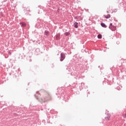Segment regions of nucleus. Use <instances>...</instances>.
<instances>
[{
  "label": "nucleus",
  "instance_id": "nucleus-1",
  "mask_svg": "<svg viewBox=\"0 0 126 126\" xmlns=\"http://www.w3.org/2000/svg\"><path fill=\"white\" fill-rule=\"evenodd\" d=\"M35 97L36 98L37 100L39 101V102H42L43 103H45V102H48V101H51V100H52V96H51L50 93L48 92L44 93L43 98H39V97H37L36 94H35Z\"/></svg>",
  "mask_w": 126,
  "mask_h": 126
},
{
  "label": "nucleus",
  "instance_id": "nucleus-2",
  "mask_svg": "<svg viewBox=\"0 0 126 126\" xmlns=\"http://www.w3.org/2000/svg\"><path fill=\"white\" fill-rule=\"evenodd\" d=\"M109 29L111 30L112 31H116L117 30V27L115 25H113V23H111L109 26Z\"/></svg>",
  "mask_w": 126,
  "mask_h": 126
},
{
  "label": "nucleus",
  "instance_id": "nucleus-3",
  "mask_svg": "<svg viewBox=\"0 0 126 126\" xmlns=\"http://www.w3.org/2000/svg\"><path fill=\"white\" fill-rule=\"evenodd\" d=\"M65 59V54L63 53H61L60 62H63Z\"/></svg>",
  "mask_w": 126,
  "mask_h": 126
},
{
  "label": "nucleus",
  "instance_id": "nucleus-4",
  "mask_svg": "<svg viewBox=\"0 0 126 126\" xmlns=\"http://www.w3.org/2000/svg\"><path fill=\"white\" fill-rule=\"evenodd\" d=\"M110 118H111V115L107 114V116L105 118V119L106 121H109V120H110Z\"/></svg>",
  "mask_w": 126,
  "mask_h": 126
},
{
  "label": "nucleus",
  "instance_id": "nucleus-5",
  "mask_svg": "<svg viewBox=\"0 0 126 126\" xmlns=\"http://www.w3.org/2000/svg\"><path fill=\"white\" fill-rule=\"evenodd\" d=\"M104 17L106 18V19H109L111 17V15L108 14L107 15H103Z\"/></svg>",
  "mask_w": 126,
  "mask_h": 126
},
{
  "label": "nucleus",
  "instance_id": "nucleus-6",
  "mask_svg": "<svg viewBox=\"0 0 126 126\" xmlns=\"http://www.w3.org/2000/svg\"><path fill=\"white\" fill-rule=\"evenodd\" d=\"M100 25L102 27H103V28H107V26L105 24V23H101L100 24Z\"/></svg>",
  "mask_w": 126,
  "mask_h": 126
},
{
  "label": "nucleus",
  "instance_id": "nucleus-7",
  "mask_svg": "<svg viewBox=\"0 0 126 126\" xmlns=\"http://www.w3.org/2000/svg\"><path fill=\"white\" fill-rule=\"evenodd\" d=\"M20 24L22 27H25V26H26V24L24 22L21 23Z\"/></svg>",
  "mask_w": 126,
  "mask_h": 126
},
{
  "label": "nucleus",
  "instance_id": "nucleus-8",
  "mask_svg": "<svg viewBox=\"0 0 126 126\" xmlns=\"http://www.w3.org/2000/svg\"><path fill=\"white\" fill-rule=\"evenodd\" d=\"M74 27L75 28H78V23L75 22L74 23Z\"/></svg>",
  "mask_w": 126,
  "mask_h": 126
},
{
  "label": "nucleus",
  "instance_id": "nucleus-9",
  "mask_svg": "<svg viewBox=\"0 0 126 126\" xmlns=\"http://www.w3.org/2000/svg\"><path fill=\"white\" fill-rule=\"evenodd\" d=\"M44 34L45 35H46V36H48L49 35V31H45L44 32Z\"/></svg>",
  "mask_w": 126,
  "mask_h": 126
},
{
  "label": "nucleus",
  "instance_id": "nucleus-10",
  "mask_svg": "<svg viewBox=\"0 0 126 126\" xmlns=\"http://www.w3.org/2000/svg\"><path fill=\"white\" fill-rule=\"evenodd\" d=\"M70 35V33L68 32H66L65 33V36H69Z\"/></svg>",
  "mask_w": 126,
  "mask_h": 126
},
{
  "label": "nucleus",
  "instance_id": "nucleus-11",
  "mask_svg": "<svg viewBox=\"0 0 126 126\" xmlns=\"http://www.w3.org/2000/svg\"><path fill=\"white\" fill-rule=\"evenodd\" d=\"M97 38H98V39H101L102 38V35L101 34H98L97 35Z\"/></svg>",
  "mask_w": 126,
  "mask_h": 126
},
{
  "label": "nucleus",
  "instance_id": "nucleus-12",
  "mask_svg": "<svg viewBox=\"0 0 126 126\" xmlns=\"http://www.w3.org/2000/svg\"><path fill=\"white\" fill-rule=\"evenodd\" d=\"M123 118H126V113H125V114H123Z\"/></svg>",
  "mask_w": 126,
  "mask_h": 126
},
{
  "label": "nucleus",
  "instance_id": "nucleus-13",
  "mask_svg": "<svg viewBox=\"0 0 126 126\" xmlns=\"http://www.w3.org/2000/svg\"><path fill=\"white\" fill-rule=\"evenodd\" d=\"M8 54H9V55H11V52L10 51H9V52H8Z\"/></svg>",
  "mask_w": 126,
  "mask_h": 126
},
{
  "label": "nucleus",
  "instance_id": "nucleus-14",
  "mask_svg": "<svg viewBox=\"0 0 126 126\" xmlns=\"http://www.w3.org/2000/svg\"><path fill=\"white\" fill-rule=\"evenodd\" d=\"M107 13H109V11H107Z\"/></svg>",
  "mask_w": 126,
  "mask_h": 126
}]
</instances>
